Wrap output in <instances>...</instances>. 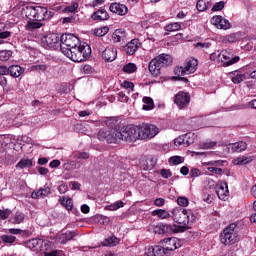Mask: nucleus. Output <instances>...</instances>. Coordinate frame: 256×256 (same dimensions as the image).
<instances>
[{
    "label": "nucleus",
    "mask_w": 256,
    "mask_h": 256,
    "mask_svg": "<svg viewBox=\"0 0 256 256\" xmlns=\"http://www.w3.org/2000/svg\"><path fill=\"white\" fill-rule=\"evenodd\" d=\"M102 58L107 62H112L117 59V48L115 47H108L102 52Z\"/></svg>",
    "instance_id": "nucleus-20"
},
{
    "label": "nucleus",
    "mask_w": 256,
    "mask_h": 256,
    "mask_svg": "<svg viewBox=\"0 0 256 256\" xmlns=\"http://www.w3.org/2000/svg\"><path fill=\"white\" fill-rule=\"evenodd\" d=\"M224 8H225V2L220 1L214 4V6L212 7V11H222V9Z\"/></svg>",
    "instance_id": "nucleus-52"
},
{
    "label": "nucleus",
    "mask_w": 256,
    "mask_h": 256,
    "mask_svg": "<svg viewBox=\"0 0 256 256\" xmlns=\"http://www.w3.org/2000/svg\"><path fill=\"white\" fill-rule=\"evenodd\" d=\"M29 167H33V160L29 158L21 159L16 165L17 169H29Z\"/></svg>",
    "instance_id": "nucleus-32"
},
{
    "label": "nucleus",
    "mask_w": 256,
    "mask_h": 256,
    "mask_svg": "<svg viewBox=\"0 0 256 256\" xmlns=\"http://www.w3.org/2000/svg\"><path fill=\"white\" fill-rule=\"evenodd\" d=\"M118 100L121 101V103H127V101H129V97H127V95L124 92H120Z\"/></svg>",
    "instance_id": "nucleus-63"
},
{
    "label": "nucleus",
    "mask_w": 256,
    "mask_h": 256,
    "mask_svg": "<svg viewBox=\"0 0 256 256\" xmlns=\"http://www.w3.org/2000/svg\"><path fill=\"white\" fill-rule=\"evenodd\" d=\"M60 50L74 63H83L91 57V46L81 42L74 34H62L60 37Z\"/></svg>",
    "instance_id": "nucleus-1"
},
{
    "label": "nucleus",
    "mask_w": 256,
    "mask_h": 256,
    "mask_svg": "<svg viewBox=\"0 0 256 256\" xmlns=\"http://www.w3.org/2000/svg\"><path fill=\"white\" fill-rule=\"evenodd\" d=\"M196 49H199L200 51H207V49L211 48V42L205 41V42H198L195 44Z\"/></svg>",
    "instance_id": "nucleus-42"
},
{
    "label": "nucleus",
    "mask_w": 256,
    "mask_h": 256,
    "mask_svg": "<svg viewBox=\"0 0 256 256\" xmlns=\"http://www.w3.org/2000/svg\"><path fill=\"white\" fill-rule=\"evenodd\" d=\"M177 203L179 207H188L189 206V199L185 196H179L177 198Z\"/></svg>",
    "instance_id": "nucleus-47"
},
{
    "label": "nucleus",
    "mask_w": 256,
    "mask_h": 256,
    "mask_svg": "<svg viewBox=\"0 0 256 256\" xmlns=\"http://www.w3.org/2000/svg\"><path fill=\"white\" fill-rule=\"evenodd\" d=\"M123 71L128 74L135 73L137 71V65L135 63H128L124 65Z\"/></svg>",
    "instance_id": "nucleus-41"
},
{
    "label": "nucleus",
    "mask_w": 256,
    "mask_h": 256,
    "mask_svg": "<svg viewBox=\"0 0 256 256\" xmlns=\"http://www.w3.org/2000/svg\"><path fill=\"white\" fill-rule=\"evenodd\" d=\"M75 159H89V153L87 152H76L74 154Z\"/></svg>",
    "instance_id": "nucleus-57"
},
{
    "label": "nucleus",
    "mask_w": 256,
    "mask_h": 256,
    "mask_svg": "<svg viewBox=\"0 0 256 256\" xmlns=\"http://www.w3.org/2000/svg\"><path fill=\"white\" fill-rule=\"evenodd\" d=\"M159 127L154 124L143 123L138 126V137L139 139H153L159 135Z\"/></svg>",
    "instance_id": "nucleus-8"
},
{
    "label": "nucleus",
    "mask_w": 256,
    "mask_h": 256,
    "mask_svg": "<svg viewBox=\"0 0 256 256\" xmlns=\"http://www.w3.org/2000/svg\"><path fill=\"white\" fill-rule=\"evenodd\" d=\"M172 219L175 223H178L180 231L182 229H189V225H193L195 223V219L197 217L193 213V211L189 209H181L179 207L173 208L171 210Z\"/></svg>",
    "instance_id": "nucleus-4"
},
{
    "label": "nucleus",
    "mask_w": 256,
    "mask_h": 256,
    "mask_svg": "<svg viewBox=\"0 0 256 256\" xmlns=\"http://www.w3.org/2000/svg\"><path fill=\"white\" fill-rule=\"evenodd\" d=\"M182 136L184 137L185 147H189V145H193V143H195V140L197 139V134L193 132H188Z\"/></svg>",
    "instance_id": "nucleus-30"
},
{
    "label": "nucleus",
    "mask_w": 256,
    "mask_h": 256,
    "mask_svg": "<svg viewBox=\"0 0 256 256\" xmlns=\"http://www.w3.org/2000/svg\"><path fill=\"white\" fill-rule=\"evenodd\" d=\"M253 161V156H239L232 161L233 165H247Z\"/></svg>",
    "instance_id": "nucleus-29"
},
{
    "label": "nucleus",
    "mask_w": 256,
    "mask_h": 256,
    "mask_svg": "<svg viewBox=\"0 0 256 256\" xmlns=\"http://www.w3.org/2000/svg\"><path fill=\"white\" fill-rule=\"evenodd\" d=\"M108 33H109V28L107 26L96 28L94 30V35H96V37H104V35H107Z\"/></svg>",
    "instance_id": "nucleus-39"
},
{
    "label": "nucleus",
    "mask_w": 256,
    "mask_h": 256,
    "mask_svg": "<svg viewBox=\"0 0 256 256\" xmlns=\"http://www.w3.org/2000/svg\"><path fill=\"white\" fill-rule=\"evenodd\" d=\"M15 236H13V235H3L2 236V241L4 242V243H15Z\"/></svg>",
    "instance_id": "nucleus-55"
},
{
    "label": "nucleus",
    "mask_w": 256,
    "mask_h": 256,
    "mask_svg": "<svg viewBox=\"0 0 256 256\" xmlns=\"http://www.w3.org/2000/svg\"><path fill=\"white\" fill-rule=\"evenodd\" d=\"M20 15L23 19H29L27 22V29H41L45 19H51L53 12H49L46 7L43 6H22L20 8Z\"/></svg>",
    "instance_id": "nucleus-2"
},
{
    "label": "nucleus",
    "mask_w": 256,
    "mask_h": 256,
    "mask_svg": "<svg viewBox=\"0 0 256 256\" xmlns=\"http://www.w3.org/2000/svg\"><path fill=\"white\" fill-rule=\"evenodd\" d=\"M60 203L62 207H65L66 211H71V209H73V200L69 197H60Z\"/></svg>",
    "instance_id": "nucleus-33"
},
{
    "label": "nucleus",
    "mask_w": 256,
    "mask_h": 256,
    "mask_svg": "<svg viewBox=\"0 0 256 256\" xmlns=\"http://www.w3.org/2000/svg\"><path fill=\"white\" fill-rule=\"evenodd\" d=\"M207 169L210 173H214V175H221L223 173V169L217 166H208Z\"/></svg>",
    "instance_id": "nucleus-49"
},
{
    "label": "nucleus",
    "mask_w": 256,
    "mask_h": 256,
    "mask_svg": "<svg viewBox=\"0 0 256 256\" xmlns=\"http://www.w3.org/2000/svg\"><path fill=\"white\" fill-rule=\"evenodd\" d=\"M197 65H199V61L195 58H189L186 60L184 66L176 67L175 73L176 75H191V73H195L197 71Z\"/></svg>",
    "instance_id": "nucleus-9"
},
{
    "label": "nucleus",
    "mask_w": 256,
    "mask_h": 256,
    "mask_svg": "<svg viewBox=\"0 0 256 256\" xmlns=\"http://www.w3.org/2000/svg\"><path fill=\"white\" fill-rule=\"evenodd\" d=\"M202 199L203 201H205V203H213V200L215 199V195L204 193L202 196Z\"/></svg>",
    "instance_id": "nucleus-54"
},
{
    "label": "nucleus",
    "mask_w": 256,
    "mask_h": 256,
    "mask_svg": "<svg viewBox=\"0 0 256 256\" xmlns=\"http://www.w3.org/2000/svg\"><path fill=\"white\" fill-rule=\"evenodd\" d=\"M241 236L239 235V227L237 224H230L220 233V243L229 247L231 245H235V243H239Z\"/></svg>",
    "instance_id": "nucleus-6"
},
{
    "label": "nucleus",
    "mask_w": 256,
    "mask_h": 256,
    "mask_svg": "<svg viewBox=\"0 0 256 256\" xmlns=\"http://www.w3.org/2000/svg\"><path fill=\"white\" fill-rule=\"evenodd\" d=\"M64 235L66 236L67 241H71L76 237L77 233H75V231H66L64 232Z\"/></svg>",
    "instance_id": "nucleus-60"
},
{
    "label": "nucleus",
    "mask_w": 256,
    "mask_h": 256,
    "mask_svg": "<svg viewBox=\"0 0 256 256\" xmlns=\"http://www.w3.org/2000/svg\"><path fill=\"white\" fill-rule=\"evenodd\" d=\"M24 69L19 65H13L8 67V73L11 75V77H21L23 75Z\"/></svg>",
    "instance_id": "nucleus-26"
},
{
    "label": "nucleus",
    "mask_w": 256,
    "mask_h": 256,
    "mask_svg": "<svg viewBox=\"0 0 256 256\" xmlns=\"http://www.w3.org/2000/svg\"><path fill=\"white\" fill-rule=\"evenodd\" d=\"M61 37L57 33H48L41 37V45L44 49H55L59 47Z\"/></svg>",
    "instance_id": "nucleus-11"
},
{
    "label": "nucleus",
    "mask_w": 256,
    "mask_h": 256,
    "mask_svg": "<svg viewBox=\"0 0 256 256\" xmlns=\"http://www.w3.org/2000/svg\"><path fill=\"white\" fill-rule=\"evenodd\" d=\"M79 9V4L78 3H73L72 5L66 6L63 9L64 13H75Z\"/></svg>",
    "instance_id": "nucleus-46"
},
{
    "label": "nucleus",
    "mask_w": 256,
    "mask_h": 256,
    "mask_svg": "<svg viewBox=\"0 0 256 256\" xmlns=\"http://www.w3.org/2000/svg\"><path fill=\"white\" fill-rule=\"evenodd\" d=\"M225 41H227V43H235L239 41V36L237 34H230L226 36Z\"/></svg>",
    "instance_id": "nucleus-50"
},
{
    "label": "nucleus",
    "mask_w": 256,
    "mask_h": 256,
    "mask_svg": "<svg viewBox=\"0 0 256 256\" xmlns=\"http://www.w3.org/2000/svg\"><path fill=\"white\" fill-rule=\"evenodd\" d=\"M31 197H32V199H41V198H43V194L41 192V189L32 192Z\"/></svg>",
    "instance_id": "nucleus-62"
},
{
    "label": "nucleus",
    "mask_w": 256,
    "mask_h": 256,
    "mask_svg": "<svg viewBox=\"0 0 256 256\" xmlns=\"http://www.w3.org/2000/svg\"><path fill=\"white\" fill-rule=\"evenodd\" d=\"M151 229L153 233H156L157 235H165V233H179L181 231V228L179 225H169V224H163L158 223L151 226Z\"/></svg>",
    "instance_id": "nucleus-12"
},
{
    "label": "nucleus",
    "mask_w": 256,
    "mask_h": 256,
    "mask_svg": "<svg viewBox=\"0 0 256 256\" xmlns=\"http://www.w3.org/2000/svg\"><path fill=\"white\" fill-rule=\"evenodd\" d=\"M65 165H71L69 169H79V167H81V164L79 162H75L71 160H69Z\"/></svg>",
    "instance_id": "nucleus-61"
},
{
    "label": "nucleus",
    "mask_w": 256,
    "mask_h": 256,
    "mask_svg": "<svg viewBox=\"0 0 256 256\" xmlns=\"http://www.w3.org/2000/svg\"><path fill=\"white\" fill-rule=\"evenodd\" d=\"M121 87L123 89H128L129 91H133V89H135V84H133V82H129V81H124L121 84Z\"/></svg>",
    "instance_id": "nucleus-51"
},
{
    "label": "nucleus",
    "mask_w": 256,
    "mask_h": 256,
    "mask_svg": "<svg viewBox=\"0 0 256 256\" xmlns=\"http://www.w3.org/2000/svg\"><path fill=\"white\" fill-rule=\"evenodd\" d=\"M174 103L179 107V109H185L191 103V95L187 92H178L175 96Z\"/></svg>",
    "instance_id": "nucleus-14"
},
{
    "label": "nucleus",
    "mask_w": 256,
    "mask_h": 256,
    "mask_svg": "<svg viewBox=\"0 0 256 256\" xmlns=\"http://www.w3.org/2000/svg\"><path fill=\"white\" fill-rule=\"evenodd\" d=\"M93 21H107L109 19V13L105 9H100L91 15Z\"/></svg>",
    "instance_id": "nucleus-24"
},
{
    "label": "nucleus",
    "mask_w": 256,
    "mask_h": 256,
    "mask_svg": "<svg viewBox=\"0 0 256 256\" xmlns=\"http://www.w3.org/2000/svg\"><path fill=\"white\" fill-rule=\"evenodd\" d=\"M119 242V238L116 236H110L102 242V245L103 247H116V245H119Z\"/></svg>",
    "instance_id": "nucleus-28"
},
{
    "label": "nucleus",
    "mask_w": 256,
    "mask_h": 256,
    "mask_svg": "<svg viewBox=\"0 0 256 256\" xmlns=\"http://www.w3.org/2000/svg\"><path fill=\"white\" fill-rule=\"evenodd\" d=\"M229 153H241L247 149V142L239 141L227 146Z\"/></svg>",
    "instance_id": "nucleus-21"
},
{
    "label": "nucleus",
    "mask_w": 256,
    "mask_h": 256,
    "mask_svg": "<svg viewBox=\"0 0 256 256\" xmlns=\"http://www.w3.org/2000/svg\"><path fill=\"white\" fill-rule=\"evenodd\" d=\"M173 63V57L169 54H160L149 63V71L153 77H159L161 70Z\"/></svg>",
    "instance_id": "nucleus-5"
},
{
    "label": "nucleus",
    "mask_w": 256,
    "mask_h": 256,
    "mask_svg": "<svg viewBox=\"0 0 256 256\" xmlns=\"http://www.w3.org/2000/svg\"><path fill=\"white\" fill-rule=\"evenodd\" d=\"M120 141H135L139 139L138 126H124L120 129Z\"/></svg>",
    "instance_id": "nucleus-10"
},
{
    "label": "nucleus",
    "mask_w": 256,
    "mask_h": 256,
    "mask_svg": "<svg viewBox=\"0 0 256 256\" xmlns=\"http://www.w3.org/2000/svg\"><path fill=\"white\" fill-rule=\"evenodd\" d=\"M143 107L142 109L144 111H151V109H153L155 107V104L153 103V98L151 97H144L143 98Z\"/></svg>",
    "instance_id": "nucleus-35"
},
{
    "label": "nucleus",
    "mask_w": 256,
    "mask_h": 256,
    "mask_svg": "<svg viewBox=\"0 0 256 256\" xmlns=\"http://www.w3.org/2000/svg\"><path fill=\"white\" fill-rule=\"evenodd\" d=\"M49 66L47 64H36L31 67L32 71H37L38 73H45Z\"/></svg>",
    "instance_id": "nucleus-44"
},
{
    "label": "nucleus",
    "mask_w": 256,
    "mask_h": 256,
    "mask_svg": "<svg viewBox=\"0 0 256 256\" xmlns=\"http://www.w3.org/2000/svg\"><path fill=\"white\" fill-rule=\"evenodd\" d=\"M111 13H115V15H120V17H123V15H127L129 13V8L125 4L121 3H111L109 7Z\"/></svg>",
    "instance_id": "nucleus-17"
},
{
    "label": "nucleus",
    "mask_w": 256,
    "mask_h": 256,
    "mask_svg": "<svg viewBox=\"0 0 256 256\" xmlns=\"http://www.w3.org/2000/svg\"><path fill=\"white\" fill-rule=\"evenodd\" d=\"M160 173H161V176L163 177V179H169V177H171L173 175L171 170H168V169H162Z\"/></svg>",
    "instance_id": "nucleus-58"
},
{
    "label": "nucleus",
    "mask_w": 256,
    "mask_h": 256,
    "mask_svg": "<svg viewBox=\"0 0 256 256\" xmlns=\"http://www.w3.org/2000/svg\"><path fill=\"white\" fill-rule=\"evenodd\" d=\"M174 145L176 147H181V145H184V147H185V138H184V136L182 135V136L177 137L174 140Z\"/></svg>",
    "instance_id": "nucleus-56"
},
{
    "label": "nucleus",
    "mask_w": 256,
    "mask_h": 256,
    "mask_svg": "<svg viewBox=\"0 0 256 256\" xmlns=\"http://www.w3.org/2000/svg\"><path fill=\"white\" fill-rule=\"evenodd\" d=\"M225 163H227V161L225 160H212L204 163V165L220 168V167H225Z\"/></svg>",
    "instance_id": "nucleus-38"
},
{
    "label": "nucleus",
    "mask_w": 256,
    "mask_h": 256,
    "mask_svg": "<svg viewBox=\"0 0 256 256\" xmlns=\"http://www.w3.org/2000/svg\"><path fill=\"white\" fill-rule=\"evenodd\" d=\"M229 77L236 85H239V83H243V80L246 79L245 74H243L241 71L230 72Z\"/></svg>",
    "instance_id": "nucleus-25"
},
{
    "label": "nucleus",
    "mask_w": 256,
    "mask_h": 256,
    "mask_svg": "<svg viewBox=\"0 0 256 256\" xmlns=\"http://www.w3.org/2000/svg\"><path fill=\"white\" fill-rule=\"evenodd\" d=\"M211 7V1L209 0H197L196 9L200 12L207 11Z\"/></svg>",
    "instance_id": "nucleus-31"
},
{
    "label": "nucleus",
    "mask_w": 256,
    "mask_h": 256,
    "mask_svg": "<svg viewBox=\"0 0 256 256\" xmlns=\"http://www.w3.org/2000/svg\"><path fill=\"white\" fill-rule=\"evenodd\" d=\"M57 243H61L62 245H65L67 243V237L65 236V232H61L56 236Z\"/></svg>",
    "instance_id": "nucleus-48"
},
{
    "label": "nucleus",
    "mask_w": 256,
    "mask_h": 256,
    "mask_svg": "<svg viewBox=\"0 0 256 256\" xmlns=\"http://www.w3.org/2000/svg\"><path fill=\"white\" fill-rule=\"evenodd\" d=\"M154 205H155L156 207H163V205H165V200H164V198H156V199L154 200Z\"/></svg>",
    "instance_id": "nucleus-64"
},
{
    "label": "nucleus",
    "mask_w": 256,
    "mask_h": 256,
    "mask_svg": "<svg viewBox=\"0 0 256 256\" xmlns=\"http://www.w3.org/2000/svg\"><path fill=\"white\" fill-rule=\"evenodd\" d=\"M11 55H13L11 50L0 51V61H9V59H11Z\"/></svg>",
    "instance_id": "nucleus-45"
},
{
    "label": "nucleus",
    "mask_w": 256,
    "mask_h": 256,
    "mask_svg": "<svg viewBox=\"0 0 256 256\" xmlns=\"http://www.w3.org/2000/svg\"><path fill=\"white\" fill-rule=\"evenodd\" d=\"M105 123L109 128H103L98 132L99 141H106V143H121V130L115 128L117 120L108 118Z\"/></svg>",
    "instance_id": "nucleus-3"
},
{
    "label": "nucleus",
    "mask_w": 256,
    "mask_h": 256,
    "mask_svg": "<svg viewBox=\"0 0 256 256\" xmlns=\"http://www.w3.org/2000/svg\"><path fill=\"white\" fill-rule=\"evenodd\" d=\"M239 56H234L230 49L222 50L218 55V61L223 63L224 67H229L238 63Z\"/></svg>",
    "instance_id": "nucleus-13"
},
{
    "label": "nucleus",
    "mask_w": 256,
    "mask_h": 256,
    "mask_svg": "<svg viewBox=\"0 0 256 256\" xmlns=\"http://www.w3.org/2000/svg\"><path fill=\"white\" fill-rule=\"evenodd\" d=\"M152 215L153 217H159V219H169V217H172V214L165 209L154 210L152 211Z\"/></svg>",
    "instance_id": "nucleus-27"
},
{
    "label": "nucleus",
    "mask_w": 256,
    "mask_h": 256,
    "mask_svg": "<svg viewBox=\"0 0 256 256\" xmlns=\"http://www.w3.org/2000/svg\"><path fill=\"white\" fill-rule=\"evenodd\" d=\"M145 255L147 256H165L167 255V250H165L164 246H149L145 250Z\"/></svg>",
    "instance_id": "nucleus-18"
},
{
    "label": "nucleus",
    "mask_w": 256,
    "mask_h": 256,
    "mask_svg": "<svg viewBox=\"0 0 256 256\" xmlns=\"http://www.w3.org/2000/svg\"><path fill=\"white\" fill-rule=\"evenodd\" d=\"M13 213L9 208L0 209V221H5V219H9V216Z\"/></svg>",
    "instance_id": "nucleus-43"
},
{
    "label": "nucleus",
    "mask_w": 256,
    "mask_h": 256,
    "mask_svg": "<svg viewBox=\"0 0 256 256\" xmlns=\"http://www.w3.org/2000/svg\"><path fill=\"white\" fill-rule=\"evenodd\" d=\"M160 245H162L165 251L169 253V251H175V249H179V247H181V240L175 237L166 238L160 242Z\"/></svg>",
    "instance_id": "nucleus-15"
},
{
    "label": "nucleus",
    "mask_w": 256,
    "mask_h": 256,
    "mask_svg": "<svg viewBox=\"0 0 256 256\" xmlns=\"http://www.w3.org/2000/svg\"><path fill=\"white\" fill-rule=\"evenodd\" d=\"M185 161V158L181 156H172L169 158L168 163L169 165H181Z\"/></svg>",
    "instance_id": "nucleus-40"
},
{
    "label": "nucleus",
    "mask_w": 256,
    "mask_h": 256,
    "mask_svg": "<svg viewBox=\"0 0 256 256\" xmlns=\"http://www.w3.org/2000/svg\"><path fill=\"white\" fill-rule=\"evenodd\" d=\"M139 40L133 39L130 42H128L125 46V51L127 55H135L137 52V49H139Z\"/></svg>",
    "instance_id": "nucleus-22"
},
{
    "label": "nucleus",
    "mask_w": 256,
    "mask_h": 256,
    "mask_svg": "<svg viewBox=\"0 0 256 256\" xmlns=\"http://www.w3.org/2000/svg\"><path fill=\"white\" fill-rule=\"evenodd\" d=\"M190 177L196 179V177H201V170L199 168H192L190 170Z\"/></svg>",
    "instance_id": "nucleus-53"
},
{
    "label": "nucleus",
    "mask_w": 256,
    "mask_h": 256,
    "mask_svg": "<svg viewBox=\"0 0 256 256\" xmlns=\"http://www.w3.org/2000/svg\"><path fill=\"white\" fill-rule=\"evenodd\" d=\"M211 23L217 27V29H231V23L229 20L223 18V16L212 17Z\"/></svg>",
    "instance_id": "nucleus-16"
},
{
    "label": "nucleus",
    "mask_w": 256,
    "mask_h": 256,
    "mask_svg": "<svg viewBox=\"0 0 256 256\" xmlns=\"http://www.w3.org/2000/svg\"><path fill=\"white\" fill-rule=\"evenodd\" d=\"M25 221V214L23 212H16L14 217L10 219V223H13L14 225H21Z\"/></svg>",
    "instance_id": "nucleus-34"
},
{
    "label": "nucleus",
    "mask_w": 256,
    "mask_h": 256,
    "mask_svg": "<svg viewBox=\"0 0 256 256\" xmlns=\"http://www.w3.org/2000/svg\"><path fill=\"white\" fill-rule=\"evenodd\" d=\"M25 245L28 249H30V251H33L34 253L49 251L51 249V242L39 238L27 240Z\"/></svg>",
    "instance_id": "nucleus-7"
},
{
    "label": "nucleus",
    "mask_w": 256,
    "mask_h": 256,
    "mask_svg": "<svg viewBox=\"0 0 256 256\" xmlns=\"http://www.w3.org/2000/svg\"><path fill=\"white\" fill-rule=\"evenodd\" d=\"M217 195L221 201H227V199H229V186L227 182H221L217 186Z\"/></svg>",
    "instance_id": "nucleus-19"
},
{
    "label": "nucleus",
    "mask_w": 256,
    "mask_h": 256,
    "mask_svg": "<svg viewBox=\"0 0 256 256\" xmlns=\"http://www.w3.org/2000/svg\"><path fill=\"white\" fill-rule=\"evenodd\" d=\"M217 146V142H213V141H210V142H206L202 145V149H213V147H216Z\"/></svg>",
    "instance_id": "nucleus-59"
},
{
    "label": "nucleus",
    "mask_w": 256,
    "mask_h": 256,
    "mask_svg": "<svg viewBox=\"0 0 256 256\" xmlns=\"http://www.w3.org/2000/svg\"><path fill=\"white\" fill-rule=\"evenodd\" d=\"M122 207H125V203L123 201H117L112 204H109L105 206L106 211H117L118 209H121Z\"/></svg>",
    "instance_id": "nucleus-36"
},
{
    "label": "nucleus",
    "mask_w": 256,
    "mask_h": 256,
    "mask_svg": "<svg viewBox=\"0 0 256 256\" xmlns=\"http://www.w3.org/2000/svg\"><path fill=\"white\" fill-rule=\"evenodd\" d=\"M127 39V32L124 29H116L112 34V41L114 43H121Z\"/></svg>",
    "instance_id": "nucleus-23"
},
{
    "label": "nucleus",
    "mask_w": 256,
    "mask_h": 256,
    "mask_svg": "<svg viewBox=\"0 0 256 256\" xmlns=\"http://www.w3.org/2000/svg\"><path fill=\"white\" fill-rule=\"evenodd\" d=\"M181 29V23L174 22L170 23L165 26V31H168L169 33H173V31H179Z\"/></svg>",
    "instance_id": "nucleus-37"
}]
</instances>
